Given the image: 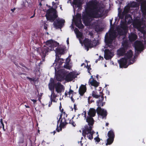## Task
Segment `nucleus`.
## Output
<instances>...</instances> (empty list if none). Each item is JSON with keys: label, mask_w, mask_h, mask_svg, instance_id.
Wrapping results in <instances>:
<instances>
[{"label": "nucleus", "mask_w": 146, "mask_h": 146, "mask_svg": "<svg viewBox=\"0 0 146 146\" xmlns=\"http://www.w3.org/2000/svg\"><path fill=\"white\" fill-rule=\"evenodd\" d=\"M0 122L1 123H3L2 119H0Z\"/></svg>", "instance_id": "49530a36"}, {"label": "nucleus", "mask_w": 146, "mask_h": 146, "mask_svg": "<svg viewBox=\"0 0 146 146\" xmlns=\"http://www.w3.org/2000/svg\"><path fill=\"white\" fill-rule=\"evenodd\" d=\"M86 68H87L88 72L89 73L90 70L91 69V68H90V66H88V65H87V66H86Z\"/></svg>", "instance_id": "72a5a7b5"}, {"label": "nucleus", "mask_w": 146, "mask_h": 146, "mask_svg": "<svg viewBox=\"0 0 146 146\" xmlns=\"http://www.w3.org/2000/svg\"><path fill=\"white\" fill-rule=\"evenodd\" d=\"M84 66V67H85L86 66V65L84 63L82 64L81 65V66Z\"/></svg>", "instance_id": "79ce46f5"}, {"label": "nucleus", "mask_w": 146, "mask_h": 146, "mask_svg": "<svg viewBox=\"0 0 146 146\" xmlns=\"http://www.w3.org/2000/svg\"><path fill=\"white\" fill-rule=\"evenodd\" d=\"M98 59H97V60H96V61H95V62H96V63H97V62H98Z\"/></svg>", "instance_id": "13d9d810"}, {"label": "nucleus", "mask_w": 146, "mask_h": 146, "mask_svg": "<svg viewBox=\"0 0 146 146\" xmlns=\"http://www.w3.org/2000/svg\"><path fill=\"white\" fill-rule=\"evenodd\" d=\"M94 139L97 142H98L100 141V139L98 137L95 138Z\"/></svg>", "instance_id": "7c9ffc66"}, {"label": "nucleus", "mask_w": 146, "mask_h": 146, "mask_svg": "<svg viewBox=\"0 0 146 146\" xmlns=\"http://www.w3.org/2000/svg\"><path fill=\"white\" fill-rule=\"evenodd\" d=\"M64 90V86L60 82H58L55 84V90L58 93H61Z\"/></svg>", "instance_id": "dca6fc26"}, {"label": "nucleus", "mask_w": 146, "mask_h": 146, "mask_svg": "<svg viewBox=\"0 0 146 146\" xmlns=\"http://www.w3.org/2000/svg\"><path fill=\"white\" fill-rule=\"evenodd\" d=\"M55 9L52 8L47 10L45 15L47 19L53 22L57 17Z\"/></svg>", "instance_id": "6e6552de"}, {"label": "nucleus", "mask_w": 146, "mask_h": 146, "mask_svg": "<svg viewBox=\"0 0 146 146\" xmlns=\"http://www.w3.org/2000/svg\"><path fill=\"white\" fill-rule=\"evenodd\" d=\"M44 142H44V140H43L42 141V144L43 145H44L43 143H44Z\"/></svg>", "instance_id": "4d7b16f0"}, {"label": "nucleus", "mask_w": 146, "mask_h": 146, "mask_svg": "<svg viewBox=\"0 0 146 146\" xmlns=\"http://www.w3.org/2000/svg\"><path fill=\"white\" fill-rule=\"evenodd\" d=\"M62 8V7L61 6L60 7V9H61V10H62V9H61Z\"/></svg>", "instance_id": "052dcab7"}, {"label": "nucleus", "mask_w": 146, "mask_h": 146, "mask_svg": "<svg viewBox=\"0 0 146 146\" xmlns=\"http://www.w3.org/2000/svg\"><path fill=\"white\" fill-rule=\"evenodd\" d=\"M67 114L64 113H63L61 114L60 115V117L59 120L58 121V124L59 122H60L59 125L60 129H58L57 127L56 129L57 131L59 132L61 131L62 128H64L65 125L68 123L71 124L74 127H75L76 125L75 123L72 120H69L67 117ZM58 124H57V126Z\"/></svg>", "instance_id": "39448f33"}, {"label": "nucleus", "mask_w": 146, "mask_h": 146, "mask_svg": "<svg viewBox=\"0 0 146 146\" xmlns=\"http://www.w3.org/2000/svg\"><path fill=\"white\" fill-rule=\"evenodd\" d=\"M82 115L84 116L85 119L86 118V111H83V113H82Z\"/></svg>", "instance_id": "2f4dec72"}, {"label": "nucleus", "mask_w": 146, "mask_h": 146, "mask_svg": "<svg viewBox=\"0 0 146 146\" xmlns=\"http://www.w3.org/2000/svg\"><path fill=\"white\" fill-rule=\"evenodd\" d=\"M141 9L143 13L142 19L137 18L134 23V25L140 31L138 33L139 37L143 38L141 41H136L134 43L135 48L137 52L141 51L143 50V43L146 44V0L142 2L141 5Z\"/></svg>", "instance_id": "f03ea898"}, {"label": "nucleus", "mask_w": 146, "mask_h": 146, "mask_svg": "<svg viewBox=\"0 0 146 146\" xmlns=\"http://www.w3.org/2000/svg\"><path fill=\"white\" fill-rule=\"evenodd\" d=\"M108 135L109 138L107 139L106 145H110L113 142L115 135L113 130H111L108 131Z\"/></svg>", "instance_id": "f8f14e48"}, {"label": "nucleus", "mask_w": 146, "mask_h": 146, "mask_svg": "<svg viewBox=\"0 0 146 146\" xmlns=\"http://www.w3.org/2000/svg\"><path fill=\"white\" fill-rule=\"evenodd\" d=\"M70 98H71L72 101H73V102H74V99L72 97H71Z\"/></svg>", "instance_id": "a18cd8bd"}, {"label": "nucleus", "mask_w": 146, "mask_h": 146, "mask_svg": "<svg viewBox=\"0 0 146 146\" xmlns=\"http://www.w3.org/2000/svg\"><path fill=\"white\" fill-rule=\"evenodd\" d=\"M58 44L56 42L52 40H48L46 42V45L47 46L50 48V51L55 50L54 48L58 46Z\"/></svg>", "instance_id": "ddd939ff"}, {"label": "nucleus", "mask_w": 146, "mask_h": 146, "mask_svg": "<svg viewBox=\"0 0 146 146\" xmlns=\"http://www.w3.org/2000/svg\"><path fill=\"white\" fill-rule=\"evenodd\" d=\"M73 92V91L72 90H70L68 92V94H69V95H70L71 94H72V93Z\"/></svg>", "instance_id": "c9c22d12"}, {"label": "nucleus", "mask_w": 146, "mask_h": 146, "mask_svg": "<svg viewBox=\"0 0 146 146\" xmlns=\"http://www.w3.org/2000/svg\"><path fill=\"white\" fill-rule=\"evenodd\" d=\"M133 53L130 50L125 54V57L120 60H118V63L120 68H126L128 66L133 64L135 62V57L133 58Z\"/></svg>", "instance_id": "20e7f679"}, {"label": "nucleus", "mask_w": 146, "mask_h": 146, "mask_svg": "<svg viewBox=\"0 0 146 146\" xmlns=\"http://www.w3.org/2000/svg\"><path fill=\"white\" fill-rule=\"evenodd\" d=\"M77 35L80 38H81L82 37V33L80 32L78 33Z\"/></svg>", "instance_id": "473e14b6"}, {"label": "nucleus", "mask_w": 146, "mask_h": 146, "mask_svg": "<svg viewBox=\"0 0 146 146\" xmlns=\"http://www.w3.org/2000/svg\"><path fill=\"white\" fill-rule=\"evenodd\" d=\"M91 79H92V80H94V79L93 78V76H91V78L89 80H90Z\"/></svg>", "instance_id": "8fccbe9b"}, {"label": "nucleus", "mask_w": 146, "mask_h": 146, "mask_svg": "<svg viewBox=\"0 0 146 146\" xmlns=\"http://www.w3.org/2000/svg\"><path fill=\"white\" fill-rule=\"evenodd\" d=\"M65 95L66 96H67L68 95V93L66 92H65Z\"/></svg>", "instance_id": "603ef678"}, {"label": "nucleus", "mask_w": 146, "mask_h": 146, "mask_svg": "<svg viewBox=\"0 0 146 146\" xmlns=\"http://www.w3.org/2000/svg\"><path fill=\"white\" fill-rule=\"evenodd\" d=\"M35 14H34L33 15V16H31L30 17V18H33V17L35 16Z\"/></svg>", "instance_id": "09e8293b"}, {"label": "nucleus", "mask_w": 146, "mask_h": 146, "mask_svg": "<svg viewBox=\"0 0 146 146\" xmlns=\"http://www.w3.org/2000/svg\"><path fill=\"white\" fill-rule=\"evenodd\" d=\"M1 124H2V125L3 126V128H4V125L3 123H1Z\"/></svg>", "instance_id": "3c124183"}, {"label": "nucleus", "mask_w": 146, "mask_h": 146, "mask_svg": "<svg viewBox=\"0 0 146 146\" xmlns=\"http://www.w3.org/2000/svg\"><path fill=\"white\" fill-rule=\"evenodd\" d=\"M76 76V75L74 72H70L66 76V80L68 82L71 81L75 78Z\"/></svg>", "instance_id": "a211bd4d"}, {"label": "nucleus", "mask_w": 146, "mask_h": 146, "mask_svg": "<svg viewBox=\"0 0 146 146\" xmlns=\"http://www.w3.org/2000/svg\"><path fill=\"white\" fill-rule=\"evenodd\" d=\"M48 47L44 46L42 48H38L36 49L37 51L39 52L41 56L43 61L44 60V58L46 53L50 51V48Z\"/></svg>", "instance_id": "9d476101"}, {"label": "nucleus", "mask_w": 146, "mask_h": 146, "mask_svg": "<svg viewBox=\"0 0 146 146\" xmlns=\"http://www.w3.org/2000/svg\"><path fill=\"white\" fill-rule=\"evenodd\" d=\"M92 80V79L89 80L88 83L90 85L94 86L96 88L99 86V83L94 79L93 80Z\"/></svg>", "instance_id": "5701e85b"}, {"label": "nucleus", "mask_w": 146, "mask_h": 146, "mask_svg": "<svg viewBox=\"0 0 146 146\" xmlns=\"http://www.w3.org/2000/svg\"><path fill=\"white\" fill-rule=\"evenodd\" d=\"M48 25L46 24V23L44 22V28L46 30L47 29Z\"/></svg>", "instance_id": "c756f323"}, {"label": "nucleus", "mask_w": 146, "mask_h": 146, "mask_svg": "<svg viewBox=\"0 0 146 146\" xmlns=\"http://www.w3.org/2000/svg\"><path fill=\"white\" fill-rule=\"evenodd\" d=\"M110 22L111 25L112 23V21L111 20H110Z\"/></svg>", "instance_id": "864d4df0"}, {"label": "nucleus", "mask_w": 146, "mask_h": 146, "mask_svg": "<svg viewBox=\"0 0 146 146\" xmlns=\"http://www.w3.org/2000/svg\"><path fill=\"white\" fill-rule=\"evenodd\" d=\"M52 101H53L52 100H51V101L49 102V104H48V107H50V106L52 104Z\"/></svg>", "instance_id": "58836bf2"}, {"label": "nucleus", "mask_w": 146, "mask_h": 146, "mask_svg": "<svg viewBox=\"0 0 146 146\" xmlns=\"http://www.w3.org/2000/svg\"><path fill=\"white\" fill-rule=\"evenodd\" d=\"M66 42H67V44H69V38H67V40H66Z\"/></svg>", "instance_id": "a19ab883"}, {"label": "nucleus", "mask_w": 146, "mask_h": 146, "mask_svg": "<svg viewBox=\"0 0 146 146\" xmlns=\"http://www.w3.org/2000/svg\"><path fill=\"white\" fill-rule=\"evenodd\" d=\"M40 5H41V3H40Z\"/></svg>", "instance_id": "680f3d73"}, {"label": "nucleus", "mask_w": 146, "mask_h": 146, "mask_svg": "<svg viewBox=\"0 0 146 146\" xmlns=\"http://www.w3.org/2000/svg\"><path fill=\"white\" fill-rule=\"evenodd\" d=\"M27 78L30 81H32V80H33V79L32 78H29L28 77H27Z\"/></svg>", "instance_id": "ea45409f"}, {"label": "nucleus", "mask_w": 146, "mask_h": 146, "mask_svg": "<svg viewBox=\"0 0 146 146\" xmlns=\"http://www.w3.org/2000/svg\"><path fill=\"white\" fill-rule=\"evenodd\" d=\"M129 38L130 41H133L136 39L137 36L134 33H131L129 35Z\"/></svg>", "instance_id": "393cba45"}, {"label": "nucleus", "mask_w": 146, "mask_h": 146, "mask_svg": "<svg viewBox=\"0 0 146 146\" xmlns=\"http://www.w3.org/2000/svg\"><path fill=\"white\" fill-rule=\"evenodd\" d=\"M31 100L33 102L34 104H36V100L34 99H31Z\"/></svg>", "instance_id": "e433bc0d"}, {"label": "nucleus", "mask_w": 146, "mask_h": 146, "mask_svg": "<svg viewBox=\"0 0 146 146\" xmlns=\"http://www.w3.org/2000/svg\"><path fill=\"white\" fill-rule=\"evenodd\" d=\"M108 125H109L108 123H106V126H108Z\"/></svg>", "instance_id": "6e6d98bb"}, {"label": "nucleus", "mask_w": 146, "mask_h": 146, "mask_svg": "<svg viewBox=\"0 0 146 146\" xmlns=\"http://www.w3.org/2000/svg\"><path fill=\"white\" fill-rule=\"evenodd\" d=\"M73 4L76 5H77V7L80 6V4L78 0H74L73 2Z\"/></svg>", "instance_id": "cd10ccee"}, {"label": "nucleus", "mask_w": 146, "mask_h": 146, "mask_svg": "<svg viewBox=\"0 0 146 146\" xmlns=\"http://www.w3.org/2000/svg\"><path fill=\"white\" fill-rule=\"evenodd\" d=\"M53 133H54V134H55V131H54L53 132Z\"/></svg>", "instance_id": "bf43d9fd"}, {"label": "nucleus", "mask_w": 146, "mask_h": 146, "mask_svg": "<svg viewBox=\"0 0 146 146\" xmlns=\"http://www.w3.org/2000/svg\"><path fill=\"white\" fill-rule=\"evenodd\" d=\"M126 50L124 48H121L117 51V54L119 56H123Z\"/></svg>", "instance_id": "a878e982"}, {"label": "nucleus", "mask_w": 146, "mask_h": 146, "mask_svg": "<svg viewBox=\"0 0 146 146\" xmlns=\"http://www.w3.org/2000/svg\"><path fill=\"white\" fill-rule=\"evenodd\" d=\"M65 22L64 20L58 18L54 23L53 24L56 28H61L64 25Z\"/></svg>", "instance_id": "4468645a"}, {"label": "nucleus", "mask_w": 146, "mask_h": 146, "mask_svg": "<svg viewBox=\"0 0 146 146\" xmlns=\"http://www.w3.org/2000/svg\"><path fill=\"white\" fill-rule=\"evenodd\" d=\"M103 57L101 56H100L99 57V58L98 59V60H103Z\"/></svg>", "instance_id": "4c0bfd02"}, {"label": "nucleus", "mask_w": 146, "mask_h": 146, "mask_svg": "<svg viewBox=\"0 0 146 146\" xmlns=\"http://www.w3.org/2000/svg\"><path fill=\"white\" fill-rule=\"evenodd\" d=\"M89 127L86 126L85 127V129L83 130L82 134L84 136H87V137L90 140L93 138V135L95 133L92 129L93 125H88Z\"/></svg>", "instance_id": "0eeeda50"}, {"label": "nucleus", "mask_w": 146, "mask_h": 146, "mask_svg": "<svg viewBox=\"0 0 146 146\" xmlns=\"http://www.w3.org/2000/svg\"><path fill=\"white\" fill-rule=\"evenodd\" d=\"M84 42L85 45L88 48H91L94 46V45H93V42L88 39L86 38L85 39Z\"/></svg>", "instance_id": "412c9836"}, {"label": "nucleus", "mask_w": 146, "mask_h": 146, "mask_svg": "<svg viewBox=\"0 0 146 146\" xmlns=\"http://www.w3.org/2000/svg\"><path fill=\"white\" fill-rule=\"evenodd\" d=\"M96 111L93 108H90L88 113V115L86 118V121L88 122V125H93L94 121L93 117H94L96 114Z\"/></svg>", "instance_id": "1a4fd4ad"}, {"label": "nucleus", "mask_w": 146, "mask_h": 146, "mask_svg": "<svg viewBox=\"0 0 146 146\" xmlns=\"http://www.w3.org/2000/svg\"><path fill=\"white\" fill-rule=\"evenodd\" d=\"M65 47L63 46H60L56 48L55 50L56 55L59 54H64Z\"/></svg>", "instance_id": "4be33fe9"}, {"label": "nucleus", "mask_w": 146, "mask_h": 146, "mask_svg": "<svg viewBox=\"0 0 146 146\" xmlns=\"http://www.w3.org/2000/svg\"><path fill=\"white\" fill-rule=\"evenodd\" d=\"M66 74V72L64 69L60 70L58 71V74L56 76V79L59 81H61L63 79V76Z\"/></svg>", "instance_id": "2eb2a0df"}, {"label": "nucleus", "mask_w": 146, "mask_h": 146, "mask_svg": "<svg viewBox=\"0 0 146 146\" xmlns=\"http://www.w3.org/2000/svg\"><path fill=\"white\" fill-rule=\"evenodd\" d=\"M105 67H106V64H105Z\"/></svg>", "instance_id": "e2e57ef3"}, {"label": "nucleus", "mask_w": 146, "mask_h": 146, "mask_svg": "<svg viewBox=\"0 0 146 146\" xmlns=\"http://www.w3.org/2000/svg\"><path fill=\"white\" fill-rule=\"evenodd\" d=\"M113 56V53L112 51L108 49L105 50L104 57L106 60L111 59Z\"/></svg>", "instance_id": "f3484780"}, {"label": "nucleus", "mask_w": 146, "mask_h": 146, "mask_svg": "<svg viewBox=\"0 0 146 146\" xmlns=\"http://www.w3.org/2000/svg\"><path fill=\"white\" fill-rule=\"evenodd\" d=\"M75 24L78 28L82 29L83 27V25L82 23L81 18L80 17H78L74 21Z\"/></svg>", "instance_id": "aec40b11"}, {"label": "nucleus", "mask_w": 146, "mask_h": 146, "mask_svg": "<svg viewBox=\"0 0 146 146\" xmlns=\"http://www.w3.org/2000/svg\"><path fill=\"white\" fill-rule=\"evenodd\" d=\"M56 4V3L54 2H52V5L53 6H54L53 7L55 8H56L57 7V6L56 5L54 6Z\"/></svg>", "instance_id": "f704fd0d"}, {"label": "nucleus", "mask_w": 146, "mask_h": 146, "mask_svg": "<svg viewBox=\"0 0 146 146\" xmlns=\"http://www.w3.org/2000/svg\"><path fill=\"white\" fill-rule=\"evenodd\" d=\"M51 91V94L50 96V100H52V97L53 98H55L56 97V96H55V94L54 93V91L53 93H52V91Z\"/></svg>", "instance_id": "c85d7f7f"}, {"label": "nucleus", "mask_w": 146, "mask_h": 146, "mask_svg": "<svg viewBox=\"0 0 146 146\" xmlns=\"http://www.w3.org/2000/svg\"><path fill=\"white\" fill-rule=\"evenodd\" d=\"M92 96L93 97L96 98H99L98 100L96 101L97 106H98L97 109V112L99 115L102 116V118H103L106 117L107 115V112L106 110L101 109L100 106H103L105 105V102H103L104 100V96L102 93L101 92H100V95L98 94L96 92L93 91L92 92Z\"/></svg>", "instance_id": "7ed1b4c3"}, {"label": "nucleus", "mask_w": 146, "mask_h": 146, "mask_svg": "<svg viewBox=\"0 0 146 146\" xmlns=\"http://www.w3.org/2000/svg\"><path fill=\"white\" fill-rule=\"evenodd\" d=\"M55 84L54 81L53 79L51 78L50 82L48 85V86L49 89L51 91H52V93H53L54 91V87H55Z\"/></svg>", "instance_id": "6ab92c4d"}, {"label": "nucleus", "mask_w": 146, "mask_h": 146, "mask_svg": "<svg viewBox=\"0 0 146 146\" xmlns=\"http://www.w3.org/2000/svg\"><path fill=\"white\" fill-rule=\"evenodd\" d=\"M117 36V32L115 31H112L110 33L109 38L106 41V43L108 46L111 48H113L114 47L111 45L113 40Z\"/></svg>", "instance_id": "9b49d317"}, {"label": "nucleus", "mask_w": 146, "mask_h": 146, "mask_svg": "<svg viewBox=\"0 0 146 146\" xmlns=\"http://www.w3.org/2000/svg\"><path fill=\"white\" fill-rule=\"evenodd\" d=\"M98 76H99V75H98V74H97L96 76V77L97 78H98Z\"/></svg>", "instance_id": "5fc2aeb1"}, {"label": "nucleus", "mask_w": 146, "mask_h": 146, "mask_svg": "<svg viewBox=\"0 0 146 146\" xmlns=\"http://www.w3.org/2000/svg\"><path fill=\"white\" fill-rule=\"evenodd\" d=\"M91 98V97L89 96L88 98V102L90 101V98Z\"/></svg>", "instance_id": "c03bdc74"}, {"label": "nucleus", "mask_w": 146, "mask_h": 146, "mask_svg": "<svg viewBox=\"0 0 146 146\" xmlns=\"http://www.w3.org/2000/svg\"><path fill=\"white\" fill-rule=\"evenodd\" d=\"M68 2H68V1L67 2V3H68Z\"/></svg>", "instance_id": "69168bd1"}, {"label": "nucleus", "mask_w": 146, "mask_h": 146, "mask_svg": "<svg viewBox=\"0 0 146 146\" xmlns=\"http://www.w3.org/2000/svg\"><path fill=\"white\" fill-rule=\"evenodd\" d=\"M62 61H64V60L63 59H62Z\"/></svg>", "instance_id": "0e129e2a"}, {"label": "nucleus", "mask_w": 146, "mask_h": 146, "mask_svg": "<svg viewBox=\"0 0 146 146\" xmlns=\"http://www.w3.org/2000/svg\"><path fill=\"white\" fill-rule=\"evenodd\" d=\"M25 107L26 108H30V107L29 106H27V105H25Z\"/></svg>", "instance_id": "de8ad7c7"}, {"label": "nucleus", "mask_w": 146, "mask_h": 146, "mask_svg": "<svg viewBox=\"0 0 146 146\" xmlns=\"http://www.w3.org/2000/svg\"><path fill=\"white\" fill-rule=\"evenodd\" d=\"M15 8H14L13 9H11V11H12L13 12L15 10Z\"/></svg>", "instance_id": "37998d69"}, {"label": "nucleus", "mask_w": 146, "mask_h": 146, "mask_svg": "<svg viewBox=\"0 0 146 146\" xmlns=\"http://www.w3.org/2000/svg\"><path fill=\"white\" fill-rule=\"evenodd\" d=\"M86 90V88L85 85H81L79 90V94L81 95H83Z\"/></svg>", "instance_id": "b1692460"}, {"label": "nucleus", "mask_w": 146, "mask_h": 146, "mask_svg": "<svg viewBox=\"0 0 146 146\" xmlns=\"http://www.w3.org/2000/svg\"><path fill=\"white\" fill-rule=\"evenodd\" d=\"M86 14L83 15L84 22L86 25L90 26L98 32L102 30L101 20H95L94 18L101 17L103 11V8L101 7L96 0H92L86 4Z\"/></svg>", "instance_id": "f257e3e1"}, {"label": "nucleus", "mask_w": 146, "mask_h": 146, "mask_svg": "<svg viewBox=\"0 0 146 146\" xmlns=\"http://www.w3.org/2000/svg\"><path fill=\"white\" fill-rule=\"evenodd\" d=\"M128 18L129 19V20H130L131 19V17L130 15L125 16V22H122L121 21L120 28H119L118 27L117 28V31L118 34L119 35H125L127 33L128 31V27L126 23L127 22Z\"/></svg>", "instance_id": "423d86ee"}, {"label": "nucleus", "mask_w": 146, "mask_h": 146, "mask_svg": "<svg viewBox=\"0 0 146 146\" xmlns=\"http://www.w3.org/2000/svg\"><path fill=\"white\" fill-rule=\"evenodd\" d=\"M69 61H68V62H66V65H64V68L67 69H68L70 70V69L71 68V66H69Z\"/></svg>", "instance_id": "bb28decb"}]
</instances>
